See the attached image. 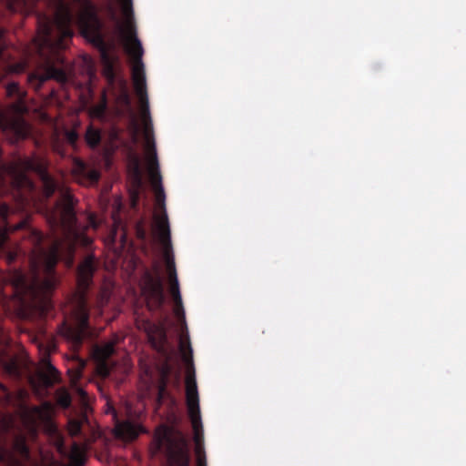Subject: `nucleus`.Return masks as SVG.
Masks as SVG:
<instances>
[{"label": "nucleus", "mask_w": 466, "mask_h": 466, "mask_svg": "<svg viewBox=\"0 0 466 466\" xmlns=\"http://www.w3.org/2000/svg\"><path fill=\"white\" fill-rule=\"evenodd\" d=\"M75 205L73 195L65 190L54 207L46 209V221L52 230L46 237L25 219L11 225L8 217L14 210L0 202V254L8 264L21 258L27 260L30 268V276L14 269L8 281L21 304L32 303L45 316L53 309L49 296L56 286L55 268L62 252L73 253L77 243L90 242L79 231Z\"/></svg>", "instance_id": "obj_1"}, {"label": "nucleus", "mask_w": 466, "mask_h": 466, "mask_svg": "<svg viewBox=\"0 0 466 466\" xmlns=\"http://www.w3.org/2000/svg\"><path fill=\"white\" fill-rule=\"evenodd\" d=\"M53 14H39L37 16V36L35 49L45 71H35L28 75V83L35 90L49 79L60 83L67 81L64 58L60 50L66 48L67 41L74 35V15L66 0H52Z\"/></svg>", "instance_id": "obj_2"}, {"label": "nucleus", "mask_w": 466, "mask_h": 466, "mask_svg": "<svg viewBox=\"0 0 466 466\" xmlns=\"http://www.w3.org/2000/svg\"><path fill=\"white\" fill-rule=\"evenodd\" d=\"M97 269V262L93 254L87 255L78 265L76 279L78 294L72 309L70 319H64L58 326V333L68 341L74 350H78L88 335L89 308L87 291L93 283L94 274Z\"/></svg>", "instance_id": "obj_3"}, {"label": "nucleus", "mask_w": 466, "mask_h": 466, "mask_svg": "<svg viewBox=\"0 0 466 466\" xmlns=\"http://www.w3.org/2000/svg\"><path fill=\"white\" fill-rule=\"evenodd\" d=\"M79 8L78 25L82 35L99 52L103 75L113 84L116 80V66L118 56L115 53L114 41L106 40L105 25L99 17V9L92 0H74Z\"/></svg>", "instance_id": "obj_4"}, {"label": "nucleus", "mask_w": 466, "mask_h": 466, "mask_svg": "<svg viewBox=\"0 0 466 466\" xmlns=\"http://www.w3.org/2000/svg\"><path fill=\"white\" fill-rule=\"evenodd\" d=\"M120 3L122 13L127 22V29L123 31V34L126 39L127 52L132 60L131 77L135 91L141 104L144 117V136L146 137L147 127H148L149 134H153V127L149 116L145 66L142 61L144 50L140 40L137 36L136 27L133 23L134 11L132 0H120Z\"/></svg>", "instance_id": "obj_5"}, {"label": "nucleus", "mask_w": 466, "mask_h": 466, "mask_svg": "<svg viewBox=\"0 0 466 466\" xmlns=\"http://www.w3.org/2000/svg\"><path fill=\"white\" fill-rule=\"evenodd\" d=\"M14 400L12 393L0 382V466H25L31 459L26 437L15 434L11 449L7 445V435L12 428V419L2 410L9 406Z\"/></svg>", "instance_id": "obj_6"}, {"label": "nucleus", "mask_w": 466, "mask_h": 466, "mask_svg": "<svg viewBox=\"0 0 466 466\" xmlns=\"http://www.w3.org/2000/svg\"><path fill=\"white\" fill-rule=\"evenodd\" d=\"M152 457L163 455L168 466H190V445L185 433L173 427L157 428L150 445Z\"/></svg>", "instance_id": "obj_7"}, {"label": "nucleus", "mask_w": 466, "mask_h": 466, "mask_svg": "<svg viewBox=\"0 0 466 466\" xmlns=\"http://www.w3.org/2000/svg\"><path fill=\"white\" fill-rule=\"evenodd\" d=\"M146 150L147 155L148 172L152 187L155 192L156 207L161 210V214L155 215L154 217V232L157 235L160 244L164 247L163 241V229L168 228L170 232L168 218L166 211V195L162 185V177L159 170V163L156 149L154 135L149 134L148 127L146 128ZM171 235V233H169Z\"/></svg>", "instance_id": "obj_8"}, {"label": "nucleus", "mask_w": 466, "mask_h": 466, "mask_svg": "<svg viewBox=\"0 0 466 466\" xmlns=\"http://www.w3.org/2000/svg\"><path fill=\"white\" fill-rule=\"evenodd\" d=\"M25 417L34 433H36L39 425H44L48 433L54 437L57 451L61 454H66V451L64 437L52 420L49 404L46 403L43 406L32 407L25 411Z\"/></svg>", "instance_id": "obj_9"}, {"label": "nucleus", "mask_w": 466, "mask_h": 466, "mask_svg": "<svg viewBox=\"0 0 466 466\" xmlns=\"http://www.w3.org/2000/svg\"><path fill=\"white\" fill-rule=\"evenodd\" d=\"M40 353V364L43 370L39 373L41 382L46 388L54 386L60 381V374L51 363L50 355L56 350V342L54 337L45 336L43 339H35Z\"/></svg>", "instance_id": "obj_10"}, {"label": "nucleus", "mask_w": 466, "mask_h": 466, "mask_svg": "<svg viewBox=\"0 0 466 466\" xmlns=\"http://www.w3.org/2000/svg\"><path fill=\"white\" fill-rule=\"evenodd\" d=\"M142 294L145 297L149 310L155 311L162 309L166 299L163 280L157 268L155 274L149 271L145 272L143 276Z\"/></svg>", "instance_id": "obj_11"}, {"label": "nucleus", "mask_w": 466, "mask_h": 466, "mask_svg": "<svg viewBox=\"0 0 466 466\" xmlns=\"http://www.w3.org/2000/svg\"><path fill=\"white\" fill-rule=\"evenodd\" d=\"M167 228V226L165 227ZM163 241H164V258L167 265V270L168 273L169 282H170V294L172 296L173 301L180 302L182 300L179 284L177 276L175 259L172 250V244L170 234L168 232V228H164L163 230Z\"/></svg>", "instance_id": "obj_12"}, {"label": "nucleus", "mask_w": 466, "mask_h": 466, "mask_svg": "<svg viewBox=\"0 0 466 466\" xmlns=\"http://www.w3.org/2000/svg\"><path fill=\"white\" fill-rule=\"evenodd\" d=\"M174 314L177 318L178 321L181 322L185 332L182 331L179 339V350L182 354V358L187 364H192L193 350L189 341V336L187 330L185 310L182 300L180 302L174 303Z\"/></svg>", "instance_id": "obj_13"}, {"label": "nucleus", "mask_w": 466, "mask_h": 466, "mask_svg": "<svg viewBox=\"0 0 466 466\" xmlns=\"http://www.w3.org/2000/svg\"><path fill=\"white\" fill-rule=\"evenodd\" d=\"M186 384V402L188 410V416L200 415L199 397L194 371L187 373L185 380Z\"/></svg>", "instance_id": "obj_14"}, {"label": "nucleus", "mask_w": 466, "mask_h": 466, "mask_svg": "<svg viewBox=\"0 0 466 466\" xmlns=\"http://www.w3.org/2000/svg\"><path fill=\"white\" fill-rule=\"evenodd\" d=\"M194 431V440L196 442L197 466L202 464L207 466L206 455L202 447L203 444V428L200 415L189 417Z\"/></svg>", "instance_id": "obj_15"}, {"label": "nucleus", "mask_w": 466, "mask_h": 466, "mask_svg": "<svg viewBox=\"0 0 466 466\" xmlns=\"http://www.w3.org/2000/svg\"><path fill=\"white\" fill-rule=\"evenodd\" d=\"M9 309L6 306H1L0 319L3 316L6 315ZM0 365L3 366L9 373H15L17 367L15 362L10 359L8 353V346L3 335L2 328L0 327Z\"/></svg>", "instance_id": "obj_16"}, {"label": "nucleus", "mask_w": 466, "mask_h": 466, "mask_svg": "<svg viewBox=\"0 0 466 466\" xmlns=\"http://www.w3.org/2000/svg\"><path fill=\"white\" fill-rule=\"evenodd\" d=\"M86 367V361L82 359H77L75 367L68 369L67 375L70 379L71 388L82 398L86 399L87 393L79 385V381L83 376V370Z\"/></svg>", "instance_id": "obj_17"}, {"label": "nucleus", "mask_w": 466, "mask_h": 466, "mask_svg": "<svg viewBox=\"0 0 466 466\" xmlns=\"http://www.w3.org/2000/svg\"><path fill=\"white\" fill-rule=\"evenodd\" d=\"M140 431H142V429L129 420L116 421L115 435L117 438L125 441H134L138 437Z\"/></svg>", "instance_id": "obj_18"}, {"label": "nucleus", "mask_w": 466, "mask_h": 466, "mask_svg": "<svg viewBox=\"0 0 466 466\" xmlns=\"http://www.w3.org/2000/svg\"><path fill=\"white\" fill-rule=\"evenodd\" d=\"M172 368L169 364L165 363L158 369V380H157V401L161 403L165 399L170 397V394L167 390V385L169 382V378L171 375Z\"/></svg>", "instance_id": "obj_19"}, {"label": "nucleus", "mask_w": 466, "mask_h": 466, "mask_svg": "<svg viewBox=\"0 0 466 466\" xmlns=\"http://www.w3.org/2000/svg\"><path fill=\"white\" fill-rule=\"evenodd\" d=\"M114 352V342H108L97 349V353L101 359L97 370L99 374L103 377H108L110 375L111 368L109 366L108 360Z\"/></svg>", "instance_id": "obj_20"}, {"label": "nucleus", "mask_w": 466, "mask_h": 466, "mask_svg": "<svg viewBox=\"0 0 466 466\" xmlns=\"http://www.w3.org/2000/svg\"><path fill=\"white\" fill-rule=\"evenodd\" d=\"M74 173L76 176L83 177L91 183H96L100 178V174L97 170L89 168L84 161L79 159L75 161Z\"/></svg>", "instance_id": "obj_21"}, {"label": "nucleus", "mask_w": 466, "mask_h": 466, "mask_svg": "<svg viewBox=\"0 0 466 466\" xmlns=\"http://www.w3.org/2000/svg\"><path fill=\"white\" fill-rule=\"evenodd\" d=\"M101 132L99 129L89 125L86 131L85 139L86 144L91 147L95 148L99 146L101 142Z\"/></svg>", "instance_id": "obj_22"}, {"label": "nucleus", "mask_w": 466, "mask_h": 466, "mask_svg": "<svg viewBox=\"0 0 466 466\" xmlns=\"http://www.w3.org/2000/svg\"><path fill=\"white\" fill-rule=\"evenodd\" d=\"M69 460L74 466H83L85 463L86 458L84 451L76 442L72 444Z\"/></svg>", "instance_id": "obj_23"}, {"label": "nucleus", "mask_w": 466, "mask_h": 466, "mask_svg": "<svg viewBox=\"0 0 466 466\" xmlns=\"http://www.w3.org/2000/svg\"><path fill=\"white\" fill-rule=\"evenodd\" d=\"M56 401L60 407L67 409L72 402L71 395L66 389H59L56 392Z\"/></svg>", "instance_id": "obj_24"}, {"label": "nucleus", "mask_w": 466, "mask_h": 466, "mask_svg": "<svg viewBox=\"0 0 466 466\" xmlns=\"http://www.w3.org/2000/svg\"><path fill=\"white\" fill-rule=\"evenodd\" d=\"M105 9H106L108 18L113 22H116L117 21L116 11L115 5L111 0H107L106 4L105 5Z\"/></svg>", "instance_id": "obj_25"}, {"label": "nucleus", "mask_w": 466, "mask_h": 466, "mask_svg": "<svg viewBox=\"0 0 466 466\" xmlns=\"http://www.w3.org/2000/svg\"><path fill=\"white\" fill-rule=\"evenodd\" d=\"M109 300V294L106 290H102L99 292L96 299V305L99 309H102L104 306L107 304Z\"/></svg>", "instance_id": "obj_26"}, {"label": "nucleus", "mask_w": 466, "mask_h": 466, "mask_svg": "<svg viewBox=\"0 0 466 466\" xmlns=\"http://www.w3.org/2000/svg\"><path fill=\"white\" fill-rule=\"evenodd\" d=\"M66 138L68 144L75 147H76L79 137L76 131L69 130L66 133Z\"/></svg>", "instance_id": "obj_27"}, {"label": "nucleus", "mask_w": 466, "mask_h": 466, "mask_svg": "<svg viewBox=\"0 0 466 466\" xmlns=\"http://www.w3.org/2000/svg\"><path fill=\"white\" fill-rule=\"evenodd\" d=\"M134 171H135V180L137 187H140L141 185V177H140V169H139V163L138 158L137 157H134Z\"/></svg>", "instance_id": "obj_28"}, {"label": "nucleus", "mask_w": 466, "mask_h": 466, "mask_svg": "<svg viewBox=\"0 0 466 466\" xmlns=\"http://www.w3.org/2000/svg\"><path fill=\"white\" fill-rule=\"evenodd\" d=\"M119 100L127 106H129L131 105L130 96L125 86L123 87V90L119 95Z\"/></svg>", "instance_id": "obj_29"}, {"label": "nucleus", "mask_w": 466, "mask_h": 466, "mask_svg": "<svg viewBox=\"0 0 466 466\" xmlns=\"http://www.w3.org/2000/svg\"><path fill=\"white\" fill-rule=\"evenodd\" d=\"M69 432L72 436H76L81 432V423L78 421H71Z\"/></svg>", "instance_id": "obj_30"}, {"label": "nucleus", "mask_w": 466, "mask_h": 466, "mask_svg": "<svg viewBox=\"0 0 466 466\" xmlns=\"http://www.w3.org/2000/svg\"><path fill=\"white\" fill-rule=\"evenodd\" d=\"M26 68V64L25 63H17L15 65H13L10 68L11 72L13 73H16V74H19V73H22L25 70Z\"/></svg>", "instance_id": "obj_31"}, {"label": "nucleus", "mask_w": 466, "mask_h": 466, "mask_svg": "<svg viewBox=\"0 0 466 466\" xmlns=\"http://www.w3.org/2000/svg\"><path fill=\"white\" fill-rule=\"evenodd\" d=\"M4 36H5V30L0 28V60L3 58L4 51L6 47Z\"/></svg>", "instance_id": "obj_32"}, {"label": "nucleus", "mask_w": 466, "mask_h": 466, "mask_svg": "<svg viewBox=\"0 0 466 466\" xmlns=\"http://www.w3.org/2000/svg\"><path fill=\"white\" fill-rule=\"evenodd\" d=\"M137 235H138V238H140L142 239H144L146 238V232L142 228H138Z\"/></svg>", "instance_id": "obj_33"}, {"label": "nucleus", "mask_w": 466, "mask_h": 466, "mask_svg": "<svg viewBox=\"0 0 466 466\" xmlns=\"http://www.w3.org/2000/svg\"><path fill=\"white\" fill-rule=\"evenodd\" d=\"M109 410L113 413L114 417L116 418V412L114 407H110Z\"/></svg>", "instance_id": "obj_34"}, {"label": "nucleus", "mask_w": 466, "mask_h": 466, "mask_svg": "<svg viewBox=\"0 0 466 466\" xmlns=\"http://www.w3.org/2000/svg\"><path fill=\"white\" fill-rule=\"evenodd\" d=\"M146 374L149 377V379H150V380H152V376H151V374H150L149 370H146Z\"/></svg>", "instance_id": "obj_35"}, {"label": "nucleus", "mask_w": 466, "mask_h": 466, "mask_svg": "<svg viewBox=\"0 0 466 466\" xmlns=\"http://www.w3.org/2000/svg\"><path fill=\"white\" fill-rule=\"evenodd\" d=\"M4 301H5V298L3 297V298H1V301L0 302L4 303Z\"/></svg>", "instance_id": "obj_36"}, {"label": "nucleus", "mask_w": 466, "mask_h": 466, "mask_svg": "<svg viewBox=\"0 0 466 466\" xmlns=\"http://www.w3.org/2000/svg\"><path fill=\"white\" fill-rule=\"evenodd\" d=\"M199 466H203L202 464H199Z\"/></svg>", "instance_id": "obj_37"}]
</instances>
